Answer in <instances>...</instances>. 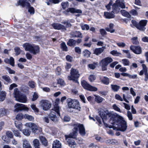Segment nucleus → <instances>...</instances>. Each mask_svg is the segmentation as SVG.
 Instances as JSON below:
<instances>
[{
  "instance_id": "5701e85b",
  "label": "nucleus",
  "mask_w": 148,
  "mask_h": 148,
  "mask_svg": "<svg viewBox=\"0 0 148 148\" xmlns=\"http://www.w3.org/2000/svg\"><path fill=\"white\" fill-rule=\"evenodd\" d=\"M94 96L95 97L94 99L95 101L98 103H101L105 100V99L103 98L99 95H94Z\"/></svg>"
},
{
  "instance_id": "4be33fe9",
  "label": "nucleus",
  "mask_w": 148,
  "mask_h": 148,
  "mask_svg": "<svg viewBox=\"0 0 148 148\" xmlns=\"http://www.w3.org/2000/svg\"><path fill=\"white\" fill-rule=\"evenodd\" d=\"M112 6V11L111 12L113 13L114 14L118 13L120 10L119 7L117 5L115 4L114 3Z\"/></svg>"
},
{
  "instance_id": "49530a36",
  "label": "nucleus",
  "mask_w": 148,
  "mask_h": 148,
  "mask_svg": "<svg viewBox=\"0 0 148 148\" xmlns=\"http://www.w3.org/2000/svg\"><path fill=\"white\" fill-rule=\"evenodd\" d=\"M60 45L63 51H68L67 47L65 42H63L61 43Z\"/></svg>"
},
{
  "instance_id": "f3484780",
  "label": "nucleus",
  "mask_w": 148,
  "mask_h": 148,
  "mask_svg": "<svg viewBox=\"0 0 148 148\" xmlns=\"http://www.w3.org/2000/svg\"><path fill=\"white\" fill-rule=\"evenodd\" d=\"M53 29L56 30L63 29L66 30V29L65 26L62 25L58 23H53L51 24Z\"/></svg>"
},
{
  "instance_id": "a19ab883",
  "label": "nucleus",
  "mask_w": 148,
  "mask_h": 148,
  "mask_svg": "<svg viewBox=\"0 0 148 148\" xmlns=\"http://www.w3.org/2000/svg\"><path fill=\"white\" fill-rule=\"evenodd\" d=\"M35 148H40V143L39 140L37 139H35L33 142Z\"/></svg>"
},
{
  "instance_id": "37998d69",
  "label": "nucleus",
  "mask_w": 148,
  "mask_h": 148,
  "mask_svg": "<svg viewBox=\"0 0 148 148\" xmlns=\"http://www.w3.org/2000/svg\"><path fill=\"white\" fill-rule=\"evenodd\" d=\"M22 132L23 134L26 136H29L31 132V131L27 129H24L23 130H22Z\"/></svg>"
},
{
  "instance_id": "412c9836",
  "label": "nucleus",
  "mask_w": 148,
  "mask_h": 148,
  "mask_svg": "<svg viewBox=\"0 0 148 148\" xmlns=\"http://www.w3.org/2000/svg\"><path fill=\"white\" fill-rule=\"evenodd\" d=\"M61 144L59 140H56L53 141L52 148H61Z\"/></svg>"
},
{
  "instance_id": "052dcab7",
  "label": "nucleus",
  "mask_w": 148,
  "mask_h": 148,
  "mask_svg": "<svg viewBox=\"0 0 148 148\" xmlns=\"http://www.w3.org/2000/svg\"><path fill=\"white\" fill-rule=\"evenodd\" d=\"M130 13L133 16H137L138 15L137 11L135 9H132L130 11Z\"/></svg>"
},
{
  "instance_id": "0eeeda50",
  "label": "nucleus",
  "mask_w": 148,
  "mask_h": 148,
  "mask_svg": "<svg viewBox=\"0 0 148 148\" xmlns=\"http://www.w3.org/2000/svg\"><path fill=\"white\" fill-rule=\"evenodd\" d=\"M20 6H21L23 8H24L25 7H27L28 9V12L31 15H33L35 12V9L34 8L31 6L30 4L28 1H26L23 0L19 2Z\"/></svg>"
},
{
  "instance_id": "0e129e2a",
  "label": "nucleus",
  "mask_w": 148,
  "mask_h": 148,
  "mask_svg": "<svg viewBox=\"0 0 148 148\" xmlns=\"http://www.w3.org/2000/svg\"><path fill=\"white\" fill-rule=\"evenodd\" d=\"M9 63L12 66H14V60L12 57H10L9 59Z\"/></svg>"
},
{
  "instance_id": "e2e57ef3",
  "label": "nucleus",
  "mask_w": 148,
  "mask_h": 148,
  "mask_svg": "<svg viewBox=\"0 0 148 148\" xmlns=\"http://www.w3.org/2000/svg\"><path fill=\"white\" fill-rule=\"evenodd\" d=\"M61 69L60 66H58L56 69V73L58 75H60L61 74Z\"/></svg>"
},
{
  "instance_id": "de8ad7c7",
  "label": "nucleus",
  "mask_w": 148,
  "mask_h": 148,
  "mask_svg": "<svg viewBox=\"0 0 148 148\" xmlns=\"http://www.w3.org/2000/svg\"><path fill=\"white\" fill-rule=\"evenodd\" d=\"M110 53L114 56H119L120 55H121V53H119L116 50H113L112 51L110 52Z\"/></svg>"
},
{
  "instance_id": "9d476101",
  "label": "nucleus",
  "mask_w": 148,
  "mask_h": 148,
  "mask_svg": "<svg viewBox=\"0 0 148 148\" xmlns=\"http://www.w3.org/2000/svg\"><path fill=\"white\" fill-rule=\"evenodd\" d=\"M40 104L43 110L45 111L49 110L51 106V103L46 100H42L40 102Z\"/></svg>"
},
{
  "instance_id": "774afa93",
  "label": "nucleus",
  "mask_w": 148,
  "mask_h": 148,
  "mask_svg": "<svg viewBox=\"0 0 148 148\" xmlns=\"http://www.w3.org/2000/svg\"><path fill=\"white\" fill-rule=\"evenodd\" d=\"M142 66L143 67V70L144 71V73H148L147 68L145 64H142Z\"/></svg>"
},
{
  "instance_id": "aec40b11",
  "label": "nucleus",
  "mask_w": 148,
  "mask_h": 148,
  "mask_svg": "<svg viewBox=\"0 0 148 148\" xmlns=\"http://www.w3.org/2000/svg\"><path fill=\"white\" fill-rule=\"evenodd\" d=\"M105 49V47L96 48L94 51L93 53L98 56L103 52Z\"/></svg>"
},
{
  "instance_id": "473e14b6",
  "label": "nucleus",
  "mask_w": 148,
  "mask_h": 148,
  "mask_svg": "<svg viewBox=\"0 0 148 148\" xmlns=\"http://www.w3.org/2000/svg\"><path fill=\"white\" fill-rule=\"evenodd\" d=\"M114 4H115L118 6L122 8H125L124 3L123 2L121 1L120 0H116Z\"/></svg>"
},
{
  "instance_id": "7ed1b4c3",
  "label": "nucleus",
  "mask_w": 148,
  "mask_h": 148,
  "mask_svg": "<svg viewBox=\"0 0 148 148\" xmlns=\"http://www.w3.org/2000/svg\"><path fill=\"white\" fill-rule=\"evenodd\" d=\"M23 47L26 51H28L34 55L39 53L40 52V48L38 45L25 43L23 45Z\"/></svg>"
},
{
  "instance_id": "5fc2aeb1",
  "label": "nucleus",
  "mask_w": 148,
  "mask_h": 148,
  "mask_svg": "<svg viewBox=\"0 0 148 148\" xmlns=\"http://www.w3.org/2000/svg\"><path fill=\"white\" fill-rule=\"evenodd\" d=\"M13 132L14 133V134L16 136L18 137H21V136L20 135V133L19 131L18 130H14L13 131Z\"/></svg>"
},
{
  "instance_id": "c9c22d12",
  "label": "nucleus",
  "mask_w": 148,
  "mask_h": 148,
  "mask_svg": "<svg viewBox=\"0 0 148 148\" xmlns=\"http://www.w3.org/2000/svg\"><path fill=\"white\" fill-rule=\"evenodd\" d=\"M120 12L122 15L123 16L126 17L128 18H131V16L128 12L124 10H121Z\"/></svg>"
},
{
  "instance_id": "c85d7f7f",
  "label": "nucleus",
  "mask_w": 148,
  "mask_h": 148,
  "mask_svg": "<svg viewBox=\"0 0 148 148\" xmlns=\"http://www.w3.org/2000/svg\"><path fill=\"white\" fill-rule=\"evenodd\" d=\"M23 141V148H32L29 142L27 140L24 139Z\"/></svg>"
},
{
  "instance_id": "72a5a7b5",
  "label": "nucleus",
  "mask_w": 148,
  "mask_h": 148,
  "mask_svg": "<svg viewBox=\"0 0 148 148\" xmlns=\"http://www.w3.org/2000/svg\"><path fill=\"white\" fill-rule=\"evenodd\" d=\"M82 53L84 57L88 58L90 57L91 53L88 50L86 49L83 51Z\"/></svg>"
},
{
  "instance_id": "cd10ccee",
  "label": "nucleus",
  "mask_w": 148,
  "mask_h": 148,
  "mask_svg": "<svg viewBox=\"0 0 148 148\" xmlns=\"http://www.w3.org/2000/svg\"><path fill=\"white\" fill-rule=\"evenodd\" d=\"M106 143L109 145H116L118 144V141L114 139H109L107 140L106 141Z\"/></svg>"
},
{
  "instance_id": "e433bc0d",
  "label": "nucleus",
  "mask_w": 148,
  "mask_h": 148,
  "mask_svg": "<svg viewBox=\"0 0 148 148\" xmlns=\"http://www.w3.org/2000/svg\"><path fill=\"white\" fill-rule=\"evenodd\" d=\"M111 88L114 92H117L120 88V86L116 84H111Z\"/></svg>"
},
{
  "instance_id": "2eb2a0df",
  "label": "nucleus",
  "mask_w": 148,
  "mask_h": 148,
  "mask_svg": "<svg viewBox=\"0 0 148 148\" xmlns=\"http://www.w3.org/2000/svg\"><path fill=\"white\" fill-rule=\"evenodd\" d=\"M130 49L136 54H139L142 53V49L139 45H131L130 46Z\"/></svg>"
},
{
  "instance_id": "2f4dec72",
  "label": "nucleus",
  "mask_w": 148,
  "mask_h": 148,
  "mask_svg": "<svg viewBox=\"0 0 148 148\" xmlns=\"http://www.w3.org/2000/svg\"><path fill=\"white\" fill-rule=\"evenodd\" d=\"M8 110L4 108H1L0 109V117L6 116L7 114Z\"/></svg>"
},
{
  "instance_id": "6e6d98bb",
  "label": "nucleus",
  "mask_w": 148,
  "mask_h": 148,
  "mask_svg": "<svg viewBox=\"0 0 148 148\" xmlns=\"http://www.w3.org/2000/svg\"><path fill=\"white\" fill-rule=\"evenodd\" d=\"M28 84L30 87L32 88H34L35 87V83L33 81H29Z\"/></svg>"
},
{
  "instance_id": "b1692460",
  "label": "nucleus",
  "mask_w": 148,
  "mask_h": 148,
  "mask_svg": "<svg viewBox=\"0 0 148 148\" xmlns=\"http://www.w3.org/2000/svg\"><path fill=\"white\" fill-rule=\"evenodd\" d=\"M71 36L73 37L79 38H82V34L81 32L79 31H75L71 33Z\"/></svg>"
},
{
  "instance_id": "09e8293b",
  "label": "nucleus",
  "mask_w": 148,
  "mask_h": 148,
  "mask_svg": "<svg viewBox=\"0 0 148 148\" xmlns=\"http://www.w3.org/2000/svg\"><path fill=\"white\" fill-rule=\"evenodd\" d=\"M31 107L32 109L33 110L34 112L36 113H38L39 112V109L37 108L36 106L34 104L31 105Z\"/></svg>"
},
{
  "instance_id": "4d7b16f0",
  "label": "nucleus",
  "mask_w": 148,
  "mask_h": 148,
  "mask_svg": "<svg viewBox=\"0 0 148 148\" xmlns=\"http://www.w3.org/2000/svg\"><path fill=\"white\" fill-rule=\"evenodd\" d=\"M6 135L9 138H12L13 137V134L12 132L10 131H7L6 133Z\"/></svg>"
},
{
  "instance_id": "c756f323",
  "label": "nucleus",
  "mask_w": 148,
  "mask_h": 148,
  "mask_svg": "<svg viewBox=\"0 0 148 148\" xmlns=\"http://www.w3.org/2000/svg\"><path fill=\"white\" fill-rule=\"evenodd\" d=\"M114 24L112 23H110L109 25V27H107L106 28L107 31L113 33L115 31V30L113 29Z\"/></svg>"
},
{
  "instance_id": "c03bdc74",
  "label": "nucleus",
  "mask_w": 148,
  "mask_h": 148,
  "mask_svg": "<svg viewBox=\"0 0 148 148\" xmlns=\"http://www.w3.org/2000/svg\"><path fill=\"white\" fill-rule=\"evenodd\" d=\"M61 5L63 10H65L66 8H68L69 6V3L68 2H62L61 3Z\"/></svg>"
},
{
  "instance_id": "f704fd0d",
  "label": "nucleus",
  "mask_w": 148,
  "mask_h": 148,
  "mask_svg": "<svg viewBox=\"0 0 148 148\" xmlns=\"http://www.w3.org/2000/svg\"><path fill=\"white\" fill-rule=\"evenodd\" d=\"M75 40L73 39H70L67 44L70 47L74 46L75 45Z\"/></svg>"
},
{
  "instance_id": "9b49d317",
  "label": "nucleus",
  "mask_w": 148,
  "mask_h": 148,
  "mask_svg": "<svg viewBox=\"0 0 148 148\" xmlns=\"http://www.w3.org/2000/svg\"><path fill=\"white\" fill-rule=\"evenodd\" d=\"M14 107L15 108L14 110V112H16L21 111H28L29 110L28 108L25 105L22 104L17 103L15 105Z\"/></svg>"
},
{
  "instance_id": "20e7f679",
  "label": "nucleus",
  "mask_w": 148,
  "mask_h": 148,
  "mask_svg": "<svg viewBox=\"0 0 148 148\" xmlns=\"http://www.w3.org/2000/svg\"><path fill=\"white\" fill-rule=\"evenodd\" d=\"M70 73V75L68 76L69 80H72L76 83L79 84L78 79L80 75L78 70L77 69L72 68L71 69Z\"/></svg>"
},
{
  "instance_id": "a18cd8bd",
  "label": "nucleus",
  "mask_w": 148,
  "mask_h": 148,
  "mask_svg": "<svg viewBox=\"0 0 148 148\" xmlns=\"http://www.w3.org/2000/svg\"><path fill=\"white\" fill-rule=\"evenodd\" d=\"M52 110L55 111L54 112L56 113V114H57L58 116H60V114L59 107L55 106Z\"/></svg>"
},
{
  "instance_id": "dca6fc26",
  "label": "nucleus",
  "mask_w": 148,
  "mask_h": 148,
  "mask_svg": "<svg viewBox=\"0 0 148 148\" xmlns=\"http://www.w3.org/2000/svg\"><path fill=\"white\" fill-rule=\"evenodd\" d=\"M147 21L146 20H143L140 21L138 23V29L144 31L146 29L145 27L146 26Z\"/></svg>"
},
{
  "instance_id": "f8f14e48",
  "label": "nucleus",
  "mask_w": 148,
  "mask_h": 148,
  "mask_svg": "<svg viewBox=\"0 0 148 148\" xmlns=\"http://www.w3.org/2000/svg\"><path fill=\"white\" fill-rule=\"evenodd\" d=\"M71 13H82V12L81 10L79 9H76L74 8H69L63 11V13L66 16L70 15L69 12Z\"/></svg>"
},
{
  "instance_id": "a878e982",
  "label": "nucleus",
  "mask_w": 148,
  "mask_h": 148,
  "mask_svg": "<svg viewBox=\"0 0 148 148\" xmlns=\"http://www.w3.org/2000/svg\"><path fill=\"white\" fill-rule=\"evenodd\" d=\"M40 141L43 145L45 146H47L48 145V141L46 138L43 136H41L40 137Z\"/></svg>"
},
{
  "instance_id": "a211bd4d",
  "label": "nucleus",
  "mask_w": 148,
  "mask_h": 148,
  "mask_svg": "<svg viewBox=\"0 0 148 148\" xmlns=\"http://www.w3.org/2000/svg\"><path fill=\"white\" fill-rule=\"evenodd\" d=\"M1 78L2 79V81L5 85H8L12 82V80L8 75H3L1 77Z\"/></svg>"
},
{
  "instance_id": "423d86ee",
  "label": "nucleus",
  "mask_w": 148,
  "mask_h": 148,
  "mask_svg": "<svg viewBox=\"0 0 148 148\" xmlns=\"http://www.w3.org/2000/svg\"><path fill=\"white\" fill-rule=\"evenodd\" d=\"M66 102L69 108L75 109L79 111H80L81 107L77 100H74L71 98H69L67 99Z\"/></svg>"
},
{
  "instance_id": "69168bd1",
  "label": "nucleus",
  "mask_w": 148,
  "mask_h": 148,
  "mask_svg": "<svg viewBox=\"0 0 148 148\" xmlns=\"http://www.w3.org/2000/svg\"><path fill=\"white\" fill-rule=\"evenodd\" d=\"M127 116L128 118L130 120H132L133 119L132 115L130 111L127 112Z\"/></svg>"
},
{
  "instance_id": "6ab92c4d",
  "label": "nucleus",
  "mask_w": 148,
  "mask_h": 148,
  "mask_svg": "<svg viewBox=\"0 0 148 148\" xmlns=\"http://www.w3.org/2000/svg\"><path fill=\"white\" fill-rule=\"evenodd\" d=\"M27 126L30 128L33 132L36 133L37 131L38 130V127L33 123H27Z\"/></svg>"
},
{
  "instance_id": "603ef678",
  "label": "nucleus",
  "mask_w": 148,
  "mask_h": 148,
  "mask_svg": "<svg viewBox=\"0 0 148 148\" xmlns=\"http://www.w3.org/2000/svg\"><path fill=\"white\" fill-rule=\"evenodd\" d=\"M62 23L63 24L66 25V26H65L66 29V28L71 27L72 26V25L70 22H69L68 21H63L62 22Z\"/></svg>"
},
{
  "instance_id": "6e6552de",
  "label": "nucleus",
  "mask_w": 148,
  "mask_h": 148,
  "mask_svg": "<svg viewBox=\"0 0 148 148\" xmlns=\"http://www.w3.org/2000/svg\"><path fill=\"white\" fill-rule=\"evenodd\" d=\"M81 84L84 89L90 91H96L97 90V88L92 86L85 80L81 81Z\"/></svg>"
},
{
  "instance_id": "4468645a",
  "label": "nucleus",
  "mask_w": 148,
  "mask_h": 148,
  "mask_svg": "<svg viewBox=\"0 0 148 148\" xmlns=\"http://www.w3.org/2000/svg\"><path fill=\"white\" fill-rule=\"evenodd\" d=\"M68 135H64V137L65 140H66L67 143L68 145L71 147L72 148H74L76 146V143L73 139H76V138H66V136Z\"/></svg>"
},
{
  "instance_id": "f03ea898",
  "label": "nucleus",
  "mask_w": 148,
  "mask_h": 148,
  "mask_svg": "<svg viewBox=\"0 0 148 148\" xmlns=\"http://www.w3.org/2000/svg\"><path fill=\"white\" fill-rule=\"evenodd\" d=\"M74 126L72 129V132H71L68 135L66 136V138H76L77 135V132L79 129V133L81 136H84L86 134L85 129L84 125L80 123L74 124Z\"/></svg>"
},
{
  "instance_id": "79ce46f5",
  "label": "nucleus",
  "mask_w": 148,
  "mask_h": 148,
  "mask_svg": "<svg viewBox=\"0 0 148 148\" xmlns=\"http://www.w3.org/2000/svg\"><path fill=\"white\" fill-rule=\"evenodd\" d=\"M97 65V62H94L93 64H88V67L90 69L93 70L96 68V66Z\"/></svg>"
},
{
  "instance_id": "680f3d73",
  "label": "nucleus",
  "mask_w": 148,
  "mask_h": 148,
  "mask_svg": "<svg viewBox=\"0 0 148 148\" xmlns=\"http://www.w3.org/2000/svg\"><path fill=\"white\" fill-rule=\"evenodd\" d=\"M131 22L134 27L138 29L139 23H138L136 20H132Z\"/></svg>"
},
{
  "instance_id": "4c0bfd02",
  "label": "nucleus",
  "mask_w": 148,
  "mask_h": 148,
  "mask_svg": "<svg viewBox=\"0 0 148 148\" xmlns=\"http://www.w3.org/2000/svg\"><path fill=\"white\" fill-rule=\"evenodd\" d=\"M131 40L133 44L137 45H139V42L138 40V37L137 36L133 37L132 38Z\"/></svg>"
},
{
  "instance_id": "1a4fd4ad",
  "label": "nucleus",
  "mask_w": 148,
  "mask_h": 148,
  "mask_svg": "<svg viewBox=\"0 0 148 148\" xmlns=\"http://www.w3.org/2000/svg\"><path fill=\"white\" fill-rule=\"evenodd\" d=\"M113 61L112 59L111 58L107 57L103 59L101 61L102 70V71H106L107 70V66Z\"/></svg>"
},
{
  "instance_id": "864d4df0",
  "label": "nucleus",
  "mask_w": 148,
  "mask_h": 148,
  "mask_svg": "<svg viewBox=\"0 0 148 148\" xmlns=\"http://www.w3.org/2000/svg\"><path fill=\"white\" fill-rule=\"evenodd\" d=\"M14 49L16 55H18L20 54L21 52V50L19 47H16Z\"/></svg>"
},
{
  "instance_id": "338daca9",
  "label": "nucleus",
  "mask_w": 148,
  "mask_h": 148,
  "mask_svg": "<svg viewBox=\"0 0 148 148\" xmlns=\"http://www.w3.org/2000/svg\"><path fill=\"white\" fill-rule=\"evenodd\" d=\"M38 94L35 92L33 95V97L32 98V101H34L36 100L38 98Z\"/></svg>"
},
{
  "instance_id": "13d9d810",
  "label": "nucleus",
  "mask_w": 148,
  "mask_h": 148,
  "mask_svg": "<svg viewBox=\"0 0 148 148\" xmlns=\"http://www.w3.org/2000/svg\"><path fill=\"white\" fill-rule=\"evenodd\" d=\"M88 79L90 82H92L96 79V77L95 75H91L89 76Z\"/></svg>"
},
{
  "instance_id": "58836bf2",
  "label": "nucleus",
  "mask_w": 148,
  "mask_h": 148,
  "mask_svg": "<svg viewBox=\"0 0 148 148\" xmlns=\"http://www.w3.org/2000/svg\"><path fill=\"white\" fill-rule=\"evenodd\" d=\"M101 82L103 84L108 85L109 83L110 80L108 77L105 76L101 79Z\"/></svg>"
},
{
  "instance_id": "bf43d9fd",
  "label": "nucleus",
  "mask_w": 148,
  "mask_h": 148,
  "mask_svg": "<svg viewBox=\"0 0 148 148\" xmlns=\"http://www.w3.org/2000/svg\"><path fill=\"white\" fill-rule=\"evenodd\" d=\"M112 108L115 110L119 112H121L120 109L117 106L116 104H114L113 105Z\"/></svg>"
},
{
  "instance_id": "ddd939ff",
  "label": "nucleus",
  "mask_w": 148,
  "mask_h": 148,
  "mask_svg": "<svg viewBox=\"0 0 148 148\" xmlns=\"http://www.w3.org/2000/svg\"><path fill=\"white\" fill-rule=\"evenodd\" d=\"M59 116L56 114V113L53 111H51L48 115L50 119L55 123L58 121Z\"/></svg>"
},
{
  "instance_id": "3c124183",
  "label": "nucleus",
  "mask_w": 148,
  "mask_h": 148,
  "mask_svg": "<svg viewBox=\"0 0 148 148\" xmlns=\"http://www.w3.org/2000/svg\"><path fill=\"white\" fill-rule=\"evenodd\" d=\"M122 62L124 66H129L130 65V62L127 59H123L122 60Z\"/></svg>"
},
{
  "instance_id": "f257e3e1",
  "label": "nucleus",
  "mask_w": 148,
  "mask_h": 148,
  "mask_svg": "<svg viewBox=\"0 0 148 148\" xmlns=\"http://www.w3.org/2000/svg\"><path fill=\"white\" fill-rule=\"evenodd\" d=\"M99 115L106 127L113 128L121 132L127 129V122L121 116L103 110L99 112Z\"/></svg>"
},
{
  "instance_id": "393cba45",
  "label": "nucleus",
  "mask_w": 148,
  "mask_h": 148,
  "mask_svg": "<svg viewBox=\"0 0 148 148\" xmlns=\"http://www.w3.org/2000/svg\"><path fill=\"white\" fill-rule=\"evenodd\" d=\"M104 16L106 18L108 19L113 18L115 17V15L113 13L107 12H104Z\"/></svg>"
},
{
  "instance_id": "bb28decb",
  "label": "nucleus",
  "mask_w": 148,
  "mask_h": 148,
  "mask_svg": "<svg viewBox=\"0 0 148 148\" xmlns=\"http://www.w3.org/2000/svg\"><path fill=\"white\" fill-rule=\"evenodd\" d=\"M16 127L21 131H22L23 125L21 122L18 121H15L14 122Z\"/></svg>"
},
{
  "instance_id": "39448f33",
  "label": "nucleus",
  "mask_w": 148,
  "mask_h": 148,
  "mask_svg": "<svg viewBox=\"0 0 148 148\" xmlns=\"http://www.w3.org/2000/svg\"><path fill=\"white\" fill-rule=\"evenodd\" d=\"M14 97L16 100L20 102L25 103L27 101L26 96L24 94L20 93L18 88H15L14 91Z\"/></svg>"
},
{
  "instance_id": "ea45409f",
  "label": "nucleus",
  "mask_w": 148,
  "mask_h": 148,
  "mask_svg": "<svg viewBox=\"0 0 148 148\" xmlns=\"http://www.w3.org/2000/svg\"><path fill=\"white\" fill-rule=\"evenodd\" d=\"M24 118V115L22 113H18L16 116V120L20 121Z\"/></svg>"
},
{
  "instance_id": "8fccbe9b",
  "label": "nucleus",
  "mask_w": 148,
  "mask_h": 148,
  "mask_svg": "<svg viewBox=\"0 0 148 148\" xmlns=\"http://www.w3.org/2000/svg\"><path fill=\"white\" fill-rule=\"evenodd\" d=\"M24 119H27L29 121H32L34 119V118L32 116L28 114L24 115Z\"/></svg>"
},
{
  "instance_id": "7c9ffc66",
  "label": "nucleus",
  "mask_w": 148,
  "mask_h": 148,
  "mask_svg": "<svg viewBox=\"0 0 148 148\" xmlns=\"http://www.w3.org/2000/svg\"><path fill=\"white\" fill-rule=\"evenodd\" d=\"M6 96V93L5 91H0V101H3L5 100Z\"/></svg>"
}]
</instances>
